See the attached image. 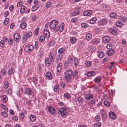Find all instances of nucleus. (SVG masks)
Instances as JSON below:
<instances>
[{
	"instance_id": "58836bf2",
	"label": "nucleus",
	"mask_w": 127,
	"mask_h": 127,
	"mask_svg": "<svg viewBox=\"0 0 127 127\" xmlns=\"http://www.w3.org/2000/svg\"><path fill=\"white\" fill-rule=\"evenodd\" d=\"M74 62L75 66H76L78 63V60L77 58H74Z\"/></svg>"
},
{
	"instance_id": "f03ea898",
	"label": "nucleus",
	"mask_w": 127,
	"mask_h": 127,
	"mask_svg": "<svg viewBox=\"0 0 127 127\" xmlns=\"http://www.w3.org/2000/svg\"><path fill=\"white\" fill-rule=\"evenodd\" d=\"M64 24L62 23L61 24V25L56 27L54 29V31L55 32H57L59 30L60 32H62L64 29Z\"/></svg>"
},
{
	"instance_id": "39448f33",
	"label": "nucleus",
	"mask_w": 127,
	"mask_h": 127,
	"mask_svg": "<svg viewBox=\"0 0 127 127\" xmlns=\"http://www.w3.org/2000/svg\"><path fill=\"white\" fill-rule=\"evenodd\" d=\"M48 109L49 113L52 115L56 113L54 108L51 106H49L48 107Z\"/></svg>"
},
{
	"instance_id": "0eeeda50",
	"label": "nucleus",
	"mask_w": 127,
	"mask_h": 127,
	"mask_svg": "<svg viewBox=\"0 0 127 127\" xmlns=\"http://www.w3.org/2000/svg\"><path fill=\"white\" fill-rule=\"evenodd\" d=\"M109 117L111 119L114 120L116 118V116L115 113L112 112H110L109 115Z\"/></svg>"
},
{
	"instance_id": "393cba45",
	"label": "nucleus",
	"mask_w": 127,
	"mask_h": 127,
	"mask_svg": "<svg viewBox=\"0 0 127 127\" xmlns=\"http://www.w3.org/2000/svg\"><path fill=\"white\" fill-rule=\"evenodd\" d=\"M95 73L94 71H90L88 72L87 75L88 76H93L95 75Z\"/></svg>"
},
{
	"instance_id": "bb28decb",
	"label": "nucleus",
	"mask_w": 127,
	"mask_h": 127,
	"mask_svg": "<svg viewBox=\"0 0 127 127\" xmlns=\"http://www.w3.org/2000/svg\"><path fill=\"white\" fill-rule=\"evenodd\" d=\"M96 20V18L94 17L90 19V23L92 24H94Z\"/></svg>"
},
{
	"instance_id": "9d476101",
	"label": "nucleus",
	"mask_w": 127,
	"mask_h": 127,
	"mask_svg": "<svg viewBox=\"0 0 127 127\" xmlns=\"http://www.w3.org/2000/svg\"><path fill=\"white\" fill-rule=\"evenodd\" d=\"M33 46L32 45H30L26 47L25 49L28 50V52H30L32 50L34 49Z\"/></svg>"
},
{
	"instance_id": "412c9836",
	"label": "nucleus",
	"mask_w": 127,
	"mask_h": 127,
	"mask_svg": "<svg viewBox=\"0 0 127 127\" xmlns=\"http://www.w3.org/2000/svg\"><path fill=\"white\" fill-rule=\"evenodd\" d=\"M109 32L114 35H116L117 33V31L114 29H110L109 30Z\"/></svg>"
},
{
	"instance_id": "6ab92c4d",
	"label": "nucleus",
	"mask_w": 127,
	"mask_h": 127,
	"mask_svg": "<svg viewBox=\"0 0 127 127\" xmlns=\"http://www.w3.org/2000/svg\"><path fill=\"white\" fill-rule=\"evenodd\" d=\"M26 7L24 5L21 6L20 12L21 13H24L26 11Z\"/></svg>"
},
{
	"instance_id": "e433bc0d",
	"label": "nucleus",
	"mask_w": 127,
	"mask_h": 127,
	"mask_svg": "<svg viewBox=\"0 0 127 127\" xmlns=\"http://www.w3.org/2000/svg\"><path fill=\"white\" fill-rule=\"evenodd\" d=\"M9 21V18H6L4 22V24L5 25H6L8 23Z\"/></svg>"
},
{
	"instance_id": "20e7f679",
	"label": "nucleus",
	"mask_w": 127,
	"mask_h": 127,
	"mask_svg": "<svg viewBox=\"0 0 127 127\" xmlns=\"http://www.w3.org/2000/svg\"><path fill=\"white\" fill-rule=\"evenodd\" d=\"M54 59H51L49 58H47L45 60V64L47 66H50V63H52L54 61Z\"/></svg>"
},
{
	"instance_id": "ea45409f",
	"label": "nucleus",
	"mask_w": 127,
	"mask_h": 127,
	"mask_svg": "<svg viewBox=\"0 0 127 127\" xmlns=\"http://www.w3.org/2000/svg\"><path fill=\"white\" fill-rule=\"evenodd\" d=\"M101 126V123L100 122L96 123L94 124V127H100Z\"/></svg>"
},
{
	"instance_id": "4be33fe9",
	"label": "nucleus",
	"mask_w": 127,
	"mask_h": 127,
	"mask_svg": "<svg viewBox=\"0 0 127 127\" xmlns=\"http://www.w3.org/2000/svg\"><path fill=\"white\" fill-rule=\"evenodd\" d=\"M101 78V77H98L95 79L94 81L96 83L98 84L100 81Z\"/></svg>"
},
{
	"instance_id": "0e129e2a",
	"label": "nucleus",
	"mask_w": 127,
	"mask_h": 127,
	"mask_svg": "<svg viewBox=\"0 0 127 127\" xmlns=\"http://www.w3.org/2000/svg\"><path fill=\"white\" fill-rule=\"evenodd\" d=\"M55 42L54 41H50L49 44V45L52 46L55 43Z\"/></svg>"
},
{
	"instance_id": "2f4dec72",
	"label": "nucleus",
	"mask_w": 127,
	"mask_h": 127,
	"mask_svg": "<svg viewBox=\"0 0 127 127\" xmlns=\"http://www.w3.org/2000/svg\"><path fill=\"white\" fill-rule=\"evenodd\" d=\"M1 115L4 118H6L8 116L7 114L6 113V112H2L1 113Z\"/></svg>"
},
{
	"instance_id": "a878e982",
	"label": "nucleus",
	"mask_w": 127,
	"mask_h": 127,
	"mask_svg": "<svg viewBox=\"0 0 127 127\" xmlns=\"http://www.w3.org/2000/svg\"><path fill=\"white\" fill-rule=\"evenodd\" d=\"M30 118L31 121L32 122H34L36 119L35 116L33 115H31L30 116Z\"/></svg>"
},
{
	"instance_id": "6e6d98bb",
	"label": "nucleus",
	"mask_w": 127,
	"mask_h": 127,
	"mask_svg": "<svg viewBox=\"0 0 127 127\" xmlns=\"http://www.w3.org/2000/svg\"><path fill=\"white\" fill-rule=\"evenodd\" d=\"M95 120L96 121H99L100 120V117L99 116H96L95 118Z\"/></svg>"
},
{
	"instance_id": "864d4df0",
	"label": "nucleus",
	"mask_w": 127,
	"mask_h": 127,
	"mask_svg": "<svg viewBox=\"0 0 127 127\" xmlns=\"http://www.w3.org/2000/svg\"><path fill=\"white\" fill-rule=\"evenodd\" d=\"M113 46V45L112 44L109 43V44L107 45L106 46V47L108 49H111L112 47Z\"/></svg>"
},
{
	"instance_id": "c9c22d12",
	"label": "nucleus",
	"mask_w": 127,
	"mask_h": 127,
	"mask_svg": "<svg viewBox=\"0 0 127 127\" xmlns=\"http://www.w3.org/2000/svg\"><path fill=\"white\" fill-rule=\"evenodd\" d=\"M1 73L2 74L3 76H4L6 74L7 71L5 69H3L1 70Z\"/></svg>"
},
{
	"instance_id": "aec40b11",
	"label": "nucleus",
	"mask_w": 127,
	"mask_h": 127,
	"mask_svg": "<svg viewBox=\"0 0 127 127\" xmlns=\"http://www.w3.org/2000/svg\"><path fill=\"white\" fill-rule=\"evenodd\" d=\"M92 37V35L90 33H88L87 34L86 36V39L88 41L90 40L91 39Z\"/></svg>"
},
{
	"instance_id": "c03bdc74",
	"label": "nucleus",
	"mask_w": 127,
	"mask_h": 127,
	"mask_svg": "<svg viewBox=\"0 0 127 127\" xmlns=\"http://www.w3.org/2000/svg\"><path fill=\"white\" fill-rule=\"evenodd\" d=\"M25 115L23 113H21L20 114V117L19 119L21 120H23V118H24Z\"/></svg>"
},
{
	"instance_id": "dca6fc26",
	"label": "nucleus",
	"mask_w": 127,
	"mask_h": 127,
	"mask_svg": "<svg viewBox=\"0 0 127 127\" xmlns=\"http://www.w3.org/2000/svg\"><path fill=\"white\" fill-rule=\"evenodd\" d=\"M93 97V95L90 94H88L86 95V98L87 100H89L92 99Z\"/></svg>"
},
{
	"instance_id": "4c0bfd02",
	"label": "nucleus",
	"mask_w": 127,
	"mask_h": 127,
	"mask_svg": "<svg viewBox=\"0 0 127 127\" xmlns=\"http://www.w3.org/2000/svg\"><path fill=\"white\" fill-rule=\"evenodd\" d=\"M1 106L3 108L4 110L6 111L7 112L8 111V109L6 106L3 104H1Z\"/></svg>"
},
{
	"instance_id": "b1692460",
	"label": "nucleus",
	"mask_w": 127,
	"mask_h": 127,
	"mask_svg": "<svg viewBox=\"0 0 127 127\" xmlns=\"http://www.w3.org/2000/svg\"><path fill=\"white\" fill-rule=\"evenodd\" d=\"M5 89H7L9 86L8 82L7 81H4L3 82Z\"/></svg>"
},
{
	"instance_id": "bf43d9fd",
	"label": "nucleus",
	"mask_w": 127,
	"mask_h": 127,
	"mask_svg": "<svg viewBox=\"0 0 127 127\" xmlns=\"http://www.w3.org/2000/svg\"><path fill=\"white\" fill-rule=\"evenodd\" d=\"M12 93V90L10 89H8L6 92V93L7 94L11 95Z\"/></svg>"
},
{
	"instance_id": "5701e85b",
	"label": "nucleus",
	"mask_w": 127,
	"mask_h": 127,
	"mask_svg": "<svg viewBox=\"0 0 127 127\" xmlns=\"http://www.w3.org/2000/svg\"><path fill=\"white\" fill-rule=\"evenodd\" d=\"M27 26V24L25 22H23L21 23L20 25V27L22 29H25Z\"/></svg>"
},
{
	"instance_id": "c85d7f7f",
	"label": "nucleus",
	"mask_w": 127,
	"mask_h": 127,
	"mask_svg": "<svg viewBox=\"0 0 127 127\" xmlns=\"http://www.w3.org/2000/svg\"><path fill=\"white\" fill-rule=\"evenodd\" d=\"M110 16L111 18H115L117 16L116 14L114 12L111 13L110 14Z\"/></svg>"
},
{
	"instance_id": "f8f14e48",
	"label": "nucleus",
	"mask_w": 127,
	"mask_h": 127,
	"mask_svg": "<svg viewBox=\"0 0 127 127\" xmlns=\"http://www.w3.org/2000/svg\"><path fill=\"white\" fill-rule=\"evenodd\" d=\"M92 13L91 10H87L84 12L83 13V15L86 16H88L90 15Z\"/></svg>"
},
{
	"instance_id": "680f3d73",
	"label": "nucleus",
	"mask_w": 127,
	"mask_h": 127,
	"mask_svg": "<svg viewBox=\"0 0 127 127\" xmlns=\"http://www.w3.org/2000/svg\"><path fill=\"white\" fill-rule=\"evenodd\" d=\"M54 55L53 53L51 52L49 54V58L51 59H52V58L54 59L53 57Z\"/></svg>"
},
{
	"instance_id": "1a4fd4ad",
	"label": "nucleus",
	"mask_w": 127,
	"mask_h": 127,
	"mask_svg": "<svg viewBox=\"0 0 127 127\" xmlns=\"http://www.w3.org/2000/svg\"><path fill=\"white\" fill-rule=\"evenodd\" d=\"M110 38L108 36H105L103 38V40L106 43H108L110 41Z\"/></svg>"
},
{
	"instance_id": "4468645a",
	"label": "nucleus",
	"mask_w": 127,
	"mask_h": 127,
	"mask_svg": "<svg viewBox=\"0 0 127 127\" xmlns=\"http://www.w3.org/2000/svg\"><path fill=\"white\" fill-rule=\"evenodd\" d=\"M107 22V20L105 19H102L98 22V24L102 25L105 24Z\"/></svg>"
},
{
	"instance_id": "a211bd4d",
	"label": "nucleus",
	"mask_w": 127,
	"mask_h": 127,
	"mask_svg": "<svg viewBox=\"0 0 127 127\" xmlns=\"http://www.w3.org/2000/svg\"><path fill=\"white\" fill-rule=\"evenodd\" d=\"M13 69V68L11 67L9 69L7 72L8 75H10L14 73V72Z\"/></svg>"
},
{
	"instance_id": "603ef678",
	"label": "nucleus",
	"mask_w": 127,
	"mask_h": 127,
	"mask_svg": "<svg viewBox=\"0 0 127 127\" xmlns=\"http://www.w3.org/2000/svg\"><path fill=\"white\" fill-rule=\"evenodd\" d=\"M32 81L34 82V84H35L36 83H37V79L36 77H34L32 78Z\"/></svg>"
},
{
	"instance_id": "9b49d317",
	"label": "nucleus",
	"mask_w": 127,
	"mask_h": 127,
	"mask_svg": "<svg viewBox=\"0 0 127 127\" xmlns=\"http://www.w3.org/2000/svg\"><path fill=\"white\" fill-rule=\"evenodd\" d=\"M25 92L26 93H25V94H26L30 95H32L33 93L32 91L30 88H27L25 90Z\"/></svg>"
},
{
	"instance_id": "09e8293b",
	"label": "nucleus",
	"mask_w": 127,
	"mask_h": 127,
	"mask_svg": "<svg viewBox=\"0 0 127 127\" xmlns=\"http://www.w3.org/2000/svg\"><path fill=\"white\" fill-rule=\"evenodd\" d=\"M70 95L68 94H64V97L66 98L67 99H69L70 97Z\"/></svg>"
},
{
	"instance_id": "052dcab7",
	"label": "nucleus",
	"mask_w": 127,
	"mask_h": 127,
	"mask_svg": "<svg viewBox=\"0 0 127 127\" xmlns=\"http://www.w3.org/2000/svg\"><path fill=\"white\" fill-rule=\"evenodd\" d=\"M51 4L52 3L51 2H48L46 4V7L48 8L50 6Z\"/></svg>"
},
{
	"instance_id": "3c124183",
	"label": "nucleus",
	"mask_w": 127,
	"mask_h": 127,
	"mask_svg": "<svg viewBox=\"0 0 127 127\" xmlns=\"http://www.w3.org/2000/svg\"><path fill=\"white\" fill-rule=\"evenodd\" d=\"M7 96L6 95H4L3 98V102L4 103H6L7 101Z\"/></svg>"
},
{
	"instance_id": "72a5a7b5",
	"label": "nucleus",
	"mask_w": 127,
	"mask_h": 127,
	"mask_svg": "<svg viewBox=\"0 0 127 127\" xmlns=\"http://www.w3.org/2000/svg\"><path fill=\"white\" fill-rule=\"evenodd\" d=\"M80 12V11H78L77 12L76 11H74L71 13V15L73 16H74L77 14H79Z\"/></svg>"
},
{
	"instance_id": "473e14b6",
	"label": "nucleus",
	"mask_w": 127,
	"mask_h": 127,
	"mask_svg": "<svg viewBox=\"0 0 127 127\" xmlns=\"http://www.w3.org/2000/svg\"><path fill=\"white\" fill-rule=\"evenodd\" d=\"M104 54L103 52H101L99 53L98 56L100 58H102L104 56Z\"/></svg>"
},
{
	"instance_id": "f704fd0d",
	"label": "nucleus",
	"mask_w": 127,
	"mask_h": 127,
	"mask_svg": "<svg viewBox=\"0 0 127 127\" xmlns=\"http://www.w3.org/2000/svg\"><path fill=\"white\" fill-rule=\"evenodd\" d=\"M38 8V6L37 5H35L33 6L32 8V10L33 11H35Z\"/></svg>"
},
{
	"instance_id": "4d7b16f0",
	"label": "nucleus",
	"mask_w": 127,
	"mask_h": 127,
	"mask_svg": "<svg viewBox=\"0 0 127 127\" xmlns=\"http://www.w3.org/2000/svg\"><path fill=\"white\" fill-rule=\"evenodd\" d=\"M14 6L13 5H11L9 8V9L11 11H12L14 8Z\"/></svg>"
},
{
	"instance_id": "a19ab883",
	"label": "nucleus",
	"mask_w": 127,
	"mask_h": 127,
	"mask_svg": "<svg viewBox=\"0 0 127 127\" xmlns=\"http://www.w3.org/2000/svg\"><path fill=\"white\" fill-rule=\"evenodd\" d=\"M32 34V33L31 31H29L27 32L26 34L25 35L28 38L30 36H31Z\"/></svg>"
},
{
	"instance_id": "de8ad7c7",
	"label": "nucleus",
	"mask_w": 127,
	"mask_h": 127,
	"mask_svg": "<svg viewBox=\"0 0 127 127\" xmlns=\"http://www.w3.org/2000/svg\"><path fill=\"white\" fill-rule=\"evenodd\" d=\"M81 26L82 27L86 28L88 27V25L87 23H83L81 24Z\"/></svg>"
},
{
	"instance_id": "cd10ccee",
	"label": "nucleus",
	"mask_w": 127,
	"mask_h": 127,
	"mask_svg": "<svg viewBox=\"0 0 127 127\" xmlns=\"http://www.w3.org/2000/svg\"><path fill=\"white\" fill-rule=\"evenodd\" d=\"M123 23L120 21H118L116 23V25L118 27H120L123 25Z\"/></svg>"
},
{
	"instance_id": "37998d69",
	"label": "nucleus",
	"mask_w": 127,
	"mask_h": 127,
	"mask_svg": "<svg viewBox=\"0 0 127 127\" xmlns=\"http://www.w3.org/2000/svg\"><path fill=\"white\" fill-rule=\"evenodd\" d=\"M27 38L28 37L25 35L23 36L22 39V41L23 42H25L27 40Z\"/></svg>"
},
{
	"instance_id": "ddd939ff",
	"label": "nucleus",
	"mask_w": 127,
	"mask_h": 127,
	"mask_svg": "<svg viewBox=\"0 0 127 127\" xmlns=\"http://www.w3.org/2000/svg\"><path fill=\"white\" fill-rule=\"evenodd\" d=\"M114 50L113 49L109 50L107 51L106 52V54L108 56H110L112 55L114 52Z\"/></svg>"
},
{
	"instance_id": "f257e3e1",
	"label": "nucleus",
	"mask_w": 127,
	"mask_h": 127,
	"mask_svg": "<svg viewBox=\"0 0 127 127\" xmlns=\"http://www.w3.org/2000/svg\"><path fill=\"white\" fill-rule=\"evenodd\" d=\"M73 72L71 70H68L64 72L65 74V78L66 81H68L71 79V76L73 75Z\"/></svg>"
},
{
	"instance_id": "a18cd8bd",
	"label": "nucleus",
	"mask_w": 127,
	"mask_h": 127,
	"mask_svg": "<svg viewBox=\"0 0 127 127\" xmlns=\"http://www.w3.org/2000/svg\"><path fill=\"white\" fill-rule=\"evenodd\" d=\"M64 51V49L62 48H61L59 49L58 51L59 53L60 54L63 53Z\"/></svg>"
},
{
	"instance_id": "8fccbe9b",
	"label": "nucleus",
	"mask_w": 127,
	"mask_h": 127,
	"mask_svg": "<svg viewBox=\"0 0 127 127\" xmlns=\"http://www.w3.org/2000/svg\"><path fill=\"white\" fill-rule=\"evenodd\" d=\"M64 112L63 109V107H61L60 108L59 110L58 111V113L59 114H61Z\"/></svg>"
},
{
	"instance_id": "5fc2aeb1",
	"label": "nucleus",
	"mask_w": 127,
	"mask_h": 127,
	"mask_svg": "<svg viewBox=\"0 0 127 127\" xmlns=\"http://www.w3.org/2000/svg\"><path fill=\"white\" fill-rule=\"evenodd\" d=\"M77 21V18H73L71 20V21L73 23H75Z\"/></svg>"
},
{
	"instance_id": "774afa93",
	"label": "nucleus",
	"mask_w": 127,
	"mask_h": 127,
	"mask_svg": "<svg viewBox=\"0 0 127 127\" xmlns=\"http://www.w3.org/2000/svg\"><path fill=\"white\" fill-rule=\"evenodd\" d=\"M39 30V29L38 28H36L35 30V35H37L38 34V31Z\"/></svg>"
},
{
	"instance_id": "49530a36",
	"label": "nucleus",
	"mask_w": 127,
	"mask_h": 127,
	"mask_svg": "<svg viewBox=\"0 0 127 127\" xmlns=\"http://www.w3.org/2000/svg\"><path fill=\"white\" fill-rule=\"evenodd\" d=\"M86 65L88 67H90L92 64V63L91 61H87L86 63Z\"/></svg>"
},
{
	"instance_id": "423d86ee",
	"label": "nucleus",
	"mask_w": 127,
	"mask_h": 127,
	"mask_svg": "<svg viewBox=\"0 0 127 127\" xmlns=\"http://www.w3.org/2000/svg\"><path fill=\"white\" fill-rule=\"evenodd\" d=\"M20 35L18 33H15L13 35L14 39V40L16 42H18L20 40Z\"/></svg>"
},
{
	"instance_id": "69168bd1",
	"label": "nucleus",
	"mask_w": 127,
	"mask_h": 127,
	"mask_svg": "<svg viewBox=\"0 0 127 127\" xmlns=\"http://www.w3.org/2000/svg\"><path fill=\"white\" fill-rule=\"evenodd\" d=\"M9 43L10 45H12V39L10 38H9L8 40Z\"/></svg>"
},
{
	"instance_id": "2eb2a0df",
	"label": "nucleus",
	"mask_w": 127,
	"mask_h": 127,
	"mask_svg": "<svg viewBox=\"0 0 127 127\" xmlns=\"http://www.w3.org/2000/svg\"><path fill=\"white\" fill-rule=\"evenodd\" d=\"M62 66V64L61 63H59L57 66V71L58 72L61 71V69Z\"/></svg>"
},
{
	"instance_id": "6e6552de",
	"label": "nucleus",
	"mask_w": 127,
	"mask_h": 127,
	"mask_svg": "<svg viewBox=\"0 0 127 127\" xmlns=\"http://www.w3.org/2000/svg\"><path fill=\"white\" fill-rule=\"evenodd\" d=\"M43 34L47 38H48L50 36V32L47 29H45L44 30Z\"/></svg>"
},
{
	"instance_id": "13d9d810",
	"label": "nucleus",
	"mask_w": 127,
	"mask_h": 127,
	"mask_svg": "<svg viewBox=\"0 0 127 127\" xmlns=\"http://www.w3.org/2000/svg\"><path fill=\"white\" fill-rule=\"evenodd\" d=\"M5 42L4 41V40H1L0 42V46L1 47H3L4 46L3 44H4Z\"/></svg>"
},
{
	"instance_id": "338daca9",
	"label": "nucleus",
	"mask_w": 127,
	"mask_h": 127,
	"mask_svg": "<svg viewBox=\"0 0 127 127\" xmlns=\"http://www.w3.org/2000/svg\"><path fill=\"white\" fill-rule=\"evenodd\" d=\"M121 20L124 22H127V18H124L122 17V18H121Z\"/></svg>"
},
{
	"instance_id": "7c9ffc66",
	"label": "nucleus",
	"mask_w": 127,
	"mask_h": 127,
	"mask_svg": "<svg viewBox=\"0 0 127 127\" xmlns=\"http://www.w3.org/2000/svg\"><path fill=\"white\" fill-rule=\"evenodd\" d=\"M70 41L72 43H74L76 42V39L75 37H72L70 38Z\"/></svg>"
},
{
	"instance_id": "f3484780",
	"label": "nucleus",
	"mask_w": 127,
	"mask_h": 127,
	"mask_svg": "<svg viewBox=\"0 0 127 127\" xmlns=\"http://www.w3.org/2000/svg\"><path fill=\"white\" fill-rule=\"evenodd\" d=\"M46 78L49 79H51L52 78V75L51 73L49 72H47L46 74Z\"/></svg>"
},
{
	"instance_id": "e2e57ef3",
	"label": "nucleus",
	"mask_w": 127,
	"mask_h": 127,
	"mask_svg": "<svg viewBox=\"0 0 127 127\" xmlns=\"http://www.w3.org/2000/svg\"><path fill=\"white\" fill-rule=\"evenodd\" d=\"M59 90L58 87L57 86H55L54 88V90L55 92H57Z\"/></svg>"
},
{
	"instance_id": "79ce46f5",
	"label": "nucleus",
	"mask_w": 127,
	"mask_h": 127,
	"mask_svg": "<svg viewBox=\"0 0 127 127\" xmlns=\"http://www.w3.org/2000/svg\"><path fill=\"white\" fill-rule=\"evenodd\" d=\"M45 36H41L39 38V41L41 42H42L44 40Z\"/></svg>"
},
{
	"instance_id": "c756f323",
	"label": "nucleus",
	"mask_w": 127,
	"mask_h": 127,
	"mask_svg": "<svg viewBox=\"0 0 127 127\" xmlns=\"http://www.w3.org/2000/svg\"><path fill=\"white\" fill-rule=\"evenodd\" d=\"M104 104L106 106L108 107L110 106V103L108 101H105L104 102Z\"/></svg>"
},
{
	"instance_id": "7ed1b4c3",
	"label": "nucleus",
	"mask_w": 127,
	"mask_h": 127,
	"mask_svg": "<svg viewBox=\"0 0 127 127\" xmlns=\"http://www.w3.org/2000/svg\"><path fill=\"white\" fill-rule=\"evenodd\" d=\"M58 24V22L55 20H53L51 22L49 25L50 28L52 29L55 28L56 25Z\"/></svg>"
}]
</instances>
